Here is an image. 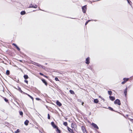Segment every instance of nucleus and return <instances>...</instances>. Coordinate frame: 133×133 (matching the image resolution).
<instances>
[{
	"label": "nucleus",
	"instance_id": "obj_34",
	"mask_svg": "<svg viewBox=\"0 0 133 133\" xmlns=\"http://www.w3.org/2000/svg\"><path fill=\"white\" fill-rule=\"evenodd\" d=\"M77 101L79 102H82V101L80 99H77Z\"/></svg>",
	"mask_w": 133,
	"mask_h": 133
},
{
	"label": "nucleus",
	"instance_id": "obj_22",
	"mask_svg": "<svg viewBox=\"0 0 133 133\" xmlns=\"http://www.w3.org/2000/svg\"><path fill=\"white\" fill-rule=\"evenodd\" d=\"M127 88H126L125 89L124 91V93L125 94V95L126 96L127 95Z\"/></svg>",
	"mask_w": 133,
	"mask_h": 133
},
{
	"label": "nucleus",
	"instance_id": "obj_4",
	"mask_svg": "<svg viewBox=\"0 0 133 133\" xmlns=\"http://www.w3.org/2000/svg\"><path fill=\"white\" fill-rule=\"evenodd\" d=\"M12 45H14L18 51H19L20 50V48L17 46V45L16 44L14 43H13L12 44Z\"/></svg>",
	"mask_w": 133,
	"mask_h": 133
},
{
	"label": "nucleus",
	"instance_id": "obj_21",
	"mask_svg": "<svg viewBox=\"0 0 133 133\" xmlns=\"http://www.w3.org/2000/svg\"><path fill=\"white\" fill-rule=\"evenodd\" d=\"M10 72L9 70H7L6 71V74L7 75H8L10 74Z\"/></svg>",
	"mask_w": 133,
	"mask_h": 133
},
{
	"label": "nucleus",
	"instance_id": "obj_26",
	"mask_svg": "<svg viewBox=\"0 0 133 133\" xmlns=\"http://www.w3.org/2000/svg\"><path fill=\"white\" fill-rule=\"evenodd\" d=\"M19 113L20 115L22 116H23V113L22 111H20L19 112Z\"/></svg>",
	"mask_w": 133,
	"mask_h": 133
},
{
	"label": "nucleus",
	"instance_id": "obj_18",
	"mask_svg": "<svg viewBox=\"0 0 133 133\" xmlns=\"http://www.w3.org/2000/svg\"><path fill=\"white\" fill-rule=\"evenodd\" d=\"M29 121L28 120H26L24 122V124L26 125H28L29 123Z\"/></svg>",
	"mask_w": 133,
	"mask_h": 133
},
{
	"label": "nucleus",
	"instance_id": "obj_11",
	"mask_svg": "<svg viewBox=\"0 0 133 133\" xmlns=\"http://www.w3.org/2000/svg\"><path fill=\"white\" fill-rule=\"evenodd\" d=\"M82 129L83 130V131L84 133H85L86 132V130L84 127L82 126Z\"/></svg>",
	"mask_w": 133,
	"mask_h": 133
},
{
	"label": "nucleus",
	"instance_id": "obj_49",
	"mask_svg": "<svg viewBox=\"0 0 133 133\" xmlns=\"http://www.w3.org/2000/svg\"><path fill=\"white\" fill-rule=\"evenodd\" d=\"M99 0H97V1H99Z\"/></svg>",
	"mask_w": 133,
	"mask_h": 133
},
{
	"label": "nucleus",
	"instance_id": "obj_36",
	"mask_svg": "<svg viewBox=\"0 0 133 133\" xmlns=\"http://www.w3.org/2000/svg\"><path fill=\"white\" fill-rule=\"evenodd\" d=\"M24 82H25L27 84H28V81L27 80H24Z\"/></svg>",
	"mask_w": 133,
	"mask_h": 133
},
{
	"label": "nucleus",
	"instance_id": "obj_25",
	"mask_svg": "<svg viewBox=\"0 0 133 133\" xmlns=\"http://www.w3.org/2000/svg\"><path fill=\"white\" fill-rule=\"evenodd\" d=\"M108 94L110 95H111L112 94V92L111 91H108Z\"/></svg>",
	"mask_w": 133,
	"mask_h": 133
},
{
	"label": "nucleus",
	"instance_id": "obj_14",
	"mask_svg": "<svg viewBox=\"0 0 133 133\" xmlns=\"http://www.w3.org/2000/svg\"><path fill=\"white\" fill-rule=\"evenodd\" d=\"M24 77L25 79H26L28 78V77L27 75H25L24 76Z\"/></svg>",
	"mask_w": 133,
	"mask_h": 133
},
{
	"label": "nucleus",
	"instance_id": "obj_38",
	"mask_svg": "<svg viewBox=\"0 0 133 133\" xmlns=\"http://www.w3.org/2000/svg\"><path fill=\"white\" fill-rule=\"evenodd\" d=\"M39 74L41 75V76H44V75L42 73H39Z\"/></svg>",
	"mask_w": 133,
	"mask_h": 133
},
{
	"label": "nucleus",
	"instance_id": "obj_27",
	"mask_svg": "<svg viewBox=\"0 0 133 133\" xmlns=\"http://www.w3.org/2000/svg\"><path fill=\"white\" fill-rule=\"evenodd\" d=\"M34 5H33L32 4H31L29 7V8H34Z\"/></svg>",
	"mask_w": 133,
	"mask_h": 133
},
{
	"label": "nucleus",
	"instance_id": "obj_52",
	"mask_svg": "<svg viewBox=\"0 0 133 133\" xmlns=\"http://www.w3.org/2000/svg\"><path fill=\"white\" fill-rule=\"evenodd\" d=\"M95 2V1H93V2Z\"/></svg>",
	"mask_w": 133,
	"mask_h": 133
},
{
	"label": "nucleus",
	"instance_id": "obj_15",
	"mask_svg": "<svg viewBox=\"0 0 133 133\" xmlns=\"http://www.w3.org/2000/svg\"><path fill=\"white\" fill-rule=\"evenodd\" d=\"M129 79V78H124L123 79V80L126 82L127 81H128Z\"/></svg>",
	"mask_w": 133,
	"mask_h": 133
},
{
	"label": "nucleus",
	"instance_id": "obj_48",
	"mask_svg": "<svg viewBox=\"0 0 133 133\" xmlns=\"http://www.w3.org/2000/svg\"><path fill=\"white\" fill-rule=\"evenodd\" d=\"M20 61L21 62H22V61L21 60H20L19 61Z\"/></svg>",
	"mask_w": 133,
	"mask_h": 133
},
{
	"label": "nucleus",
	"instance_id": "obj_47",
	"mask_svg": "<svg viewBox=\"0 0 133 133\" xmlns=\"http://www.w3.org/2000/svg\"><path fill=\"white\" fill-rule=\"evenodd\" d=\"M48 118L49 119H50V117H48Z\"/></svg>",
	"mask_w": 133,
	"mask_h": 133
},
{
	"label": "nucleus",
	"instance_id": "obj_33",
	"mask_svg": "<svg viewBox=\"0 0 133 133\" xmlns=\"http://www.w3.org/2000/svg\"><path fill=\"white\" fill-rule=\"evenodd\" d=\"M4 99L5 102H8V99H7L6 98H4Z\"/></svg>",
	"mask_w": 133,
	"mask_h": 133
},
{
	"label": "nucleus",
	"instance_id": "obj_23",
	"mask_svg": "<svg viewBox=\"0 0 133 133\" xmlns=\"http://www.w3.org/2000/svg\"><path fill=\"white\" fill-rule=\"evenodd\" d=\"M88 68L90 69L92 71L93 69L92 67V66H88Z\"/></svg>",
	"mask_w": 133,
	"mask_h": 133
},
{
	"label": "nucleus",
	"instance_id": "obj_20",
	"mask_svg": "<svg viewBox=\"0 0 133 133\" xmlns=\"http://www.w3.org/2000/svg\"><path fill=\"white\" fill-rule=\"evenodd\" d=\"M108 108H109V110H110L111 111H115V110H114L111 107H108Z\"/></svg>",
	"mask_w": 133,
	"mask_h": 133
},
{
	"label": "nucleus",
	"instance_id": "obj_2",
	"mask_svg": "<svg viewBox=\"0 0 133 133\" xmlns=\"http://www.w3.org/2000/svg\"><path fill=\"white\" fill-rule=\"evenodd\" d=\"M82 11L84 13H85L87 9V6L85 5L82 7Z\"/></svg>",
	"mask_w": 133,
	"mask_h": 133
},
{
	"label": "nucleus",
	"instance_id": "obj_3",
	"mask_svg": "<svg viewBox=\"0 0 133 133\" xmlns=\"http://www.w3.org/2000/svg\"><path fill=\"white\" fill-rule=\"evenodd\" d=\"M90 57H88L87 58H86L85 61V63L87 64H89L90 63Z\"/></svg>",
	"mask_w": 133,
	"mask_h": 133
},
{
	"label": "nucleus",
	"instance_id": "obj_10",
	"mask_svg": "<svg viewBox=\"0 0 133 133\" xmlns=\"http://www.w3.org/2000/svg\"><path fill=\"white\" fill-rule=\"evenodd\" d=\"M36 66H38L39 67H41L42 68H43V67H44V66H43V65H41V64H38V63H36Z\"/></svg>",
	"mask_w": 133,
	"mask_h": 133
},
{
	"label": "nucleus",
	"instance_id": "obj_9",
	"mask_svg": "<svg viewBox=\"0 0 133 133\" xmlns=\"http://www.w3.org/2000/svg\"><path fill=\"white\" fill-rule=\"evenodd\" d=\"M110 99L112 101H113L115 100V97L113 96H109Z\"/></svg>",
	"mask_w": 133,
	"mask_h": 133
},
{
	"label": "nucleus",
	"instance_id": "obj_5",
	"mask_svg": "<svg viewBox=\"0 0 133 133\" xmlns=\"http://www.w3.org/2000/svg\"><path fill=\"white\" fill-rule=\"evenodd\" d=\"M41 80L42 81L43 83H44L47 86V82L44 79H41Z\"/></svg>",
	"mask_w": 133,
	"mask_h": 133
},
{
	"label": "nucleus",
	"instance_id": "obj_43",
	"mask_svg": "<svg viewBox=\"0 0 133 133\" xmlns=\"http://www.w3.org/2000/svg\"><path fill=\"white\" fill-rule=\"evenodd\" d=\"M43 76H44V77H46V78H48V77L47 76H46L45 75H44Z\"/></svg>",
	"mask_w": 133,
	"mask_h": 133
},
{
	"label": "nucleus",
	"instance_id": "obj_28",
	"mask_svg": "<svg viewBox=\"0 0 133 133\" xmlns=\"http://www.w3.org/2000/svg\"><path fill=\"white\" fill-rule=\"evenodd\" d=\"M20 130L19 129H18L16 131H15L14 133H18L20 132Z\"/></svg>",
	"mask_w": 133,
	"mask_h": 133
},
{
	"label": "nucleus",
	"instance_id": "obj_51",
	"mask_svg": "<svg viewBox=\"0 0 133 133\" xmlns=\"http://www.w3.org/2000/svg\"><path fill=\"white\" fill-rule=\"evenodd\" d=\"M126 116H128L127 115Z\"/></svg>",
	"mask_w": 133,
	"mask_h": 133
},
{
	"label": "nucleus",
	"instance_id": "obj_41",
	"mask_svg": "<svg viewBox=\"0 0 133 133\" xmlns=\"http://www.w3.org/2000/svg\"><path fill=\"white\" fill-rule=\"evenodd\" d=\"M88 22L87 21L86 22V23H85V25H86L88 24Z\"/></svg>",
	"mask_w": 133,
	"mask_h": 133
},
{
	"label": "nucleus",
	"instance_id": "obj_31",
	"mask_svg": "<svg viewBox=\"0 0 133 133\" xmlns=\"http://www.w3.org/2000/svg\"><path fill=\"white\" fill-rule=\"evenodd\" d=\"M55 79L56 81H59L57 77H56L55 78Z\"/></svg>",
	"mask_w": 133,
	"mask_h": 133
},
{
	"label": "nucleus",
	"instance_id": "obj_30",
	"mask_svg": "<svg viewBox=\"0 0 133 133\" xmlns=\"http://www.w3.org/2000/svg\"><path fill=\"white\" fill-rule=\"evenodd\" d=\"M57 133H60V131L58 129V128H57Z\"/></svg>",
	"mask_w": 133,
	"mask_h": 133
},
{
	"label": "nucleus",
	"instance_id": "obj_44",
	"mask_svg": "<svg viewBox=\"0 0 133 133\" xmlns=\"http://www.w3.org/2000/svg\"><path fill=\"white\" fill-rule=\"evenodd\" d=\"M82 103V105H83V104H84V102H81Z\"/></svg>",
	"mask_w": 133,
	"mask_h": 133
},
{
	"label": "nucleus",
	"instance_id": "obj_24",
	"mask_svg": "<svg viewBox=\"0 0 133 133\" xmlns=\"http://www.w3.org/2000/svg\"><path fill=\"white\" fill-rule=\"evenodd\" d=\"M70 93L71 94H75L73 90H70L69 91Z\"/></svg>",
	"mask_w": 133,
	"mask_h": 133
},
{
	"label": "nucleus",
	"instance_id": "obj_40",
	"mask_svg": "<svg viewBox=\"0 0 133 133\" xmlns=\"http://www.w3.org/2000/svg\"><path fill=\"white\" fill-rule=\"evenodd\" d=\"M99 98H101L102 99V98H103V97H102L101 96H99Z\"/></svg>",
	"mask_w": 133,
	"mask_h": 133
},
{
	"label": "nucleus",
	"instance_id": "obj_39",
	"mask_svg": "<svg viewBox=\"0 0 133 133\" xmlns=\"http://www.w3.org/2000/svg\"><path fill=\"white\" fill-rule=\"evenodd\" d=\"M36 100H38V101H39V100H40V99L39 98H36Z\"/></svg>",
	"mask_w": 133,
	"mask_h": 133
},
{
	"label": "nucleus",
	"instance_id": "obj_16",
	"mask_svg": "<svg viewBox=\"0 0 133 133\" xmlns=\"http://www.w3.org/2000/svg\"><path fill=\"white\" fill-rule=\"evenodd\" d=\"M94 102L95 103H97L99 101L97 99H94Z\"/></svg>",
	"mask_w": 133,
	"mask_h": 133
},
{
	"label": "nucleus",
	"instance_id": "obj_32",
	"mask_svg": "<svg viewBox=\"0 0 133 133\" xmlns=\"http://www.w3.org/2000/svg\"><path fill=\"white\" fill-rule=\"evenodd\" d=\"M63 124L65 126H66L67 125V123L66 122H64L63 123Z\"/></svg>",
	"mask_w": 133,
	"mask_h": 133
},
{
	"label": "nucleus",
	"instance_id": "obj_35",
	"mask_svg": "<svg viewBox=\"0 0 133 133\" xmlns=\"http://www.w3.org/2000/svg\"><path fill=\"white\" fill-rule=\"evenodd\" d=\"M37 8V5H35V6L34 5V8Z\"/></svg>",
	"mask_w": 133,
	"mask_h": 133
},
{
	"label": "nucleus",
	"instance_id": "obj_13",
	"mask_svg": "<svg viewBox=\"0 0 133 133\" xmlns=\"http://www.w3.org/2000/svg\"><path fill=\"white\" fill-rule=\"evenodd\" d=\"M25 94H26L28 96H29L31 99H32L33 101V100H34V98H33L30 95H29L27 94V93H25Z\"/></svg>",
	"mask_w": 133,
	"mask_h": 133
},
{
	"label": "nucleus",
	"instance_id": "obj_53",
	"mask_svg": "<svg viewBox=\"0 0 133 133\" xmlns=\"http://www.w3.org/2000/svg\"><path fill=\"white\" fill-rule=\"evenodd\" d=\"M95 21H96V20H94Z\"/></svg>",
	"mask_w": 133,
	"mask_h": 133
},
{
	"label": "nucleus",
	"instance_id": "obj_12",
	"mask_svg": "<svg viewBox=\"0 0 133 133\" xmlns=\"http://www.w3.org/2000/svg\"><path fill=\"white\" fill-rule=\"evenodd\" d=\"M51 124L52 125L54 128H56L57 127L55 124L54 123V122H52L51 123Z\"/></svg>",
	"mask_w": 133,
	"mask_h": 133
},
{
	"label": "nucleus",
	"instance_id": "obj_6",
	"mask_svg": "<svg viewBox=\"0 0 133 133\" xmlns=\"http://www.w3.org/2000/svg\"><path fill=\"white\" fill-rule=\"evenodd\" d=\"M21 93L23 94H25V93L23 92L21 90V88L19 87H18V88L17 89Z\"/></svg>",
	"mask_w": 133,
	"mask_h": 133
},
{
	"label": "nucleus",
	"instance_id": "obj_46",
	"mask_svg": "<svg viewBox=\"0 0 133 133\" xmlns=\"http://www.w3.org/2000/svg\"><path fill=\"white\" fill-rule=\"evenodd\" d=\"M48 116H50L49 114H48Z\"/></svg>",
	"mask_w": 133,
	"mask_h": 133
},
{
	"label": "nucleus",
	"instance_id": "obj_50",
	"mask_svg": "<svg viewBox=\"0 0 133 133\" xmlns=\"http://www.w3.org/2000/svg\"><path fill=\"white\" fill-rule=\"evenodd\" d=\"M39 10H42L41 9H39Z\"/></svg>",
	"mask_w": 133,
	"mask_h": 133
},
{
	"label": "nucleus",
	"instance_id": "obj_1",
	"mask_svg": "<svg viewBox=\"0 0 133 133\" xmlns=\"http://www.w3.org/2000/svg\"><path fill=\"white\" fill-rule=\"evenodd\" d=\"M114 103L115 104H117L119 105H121V103L120 100L118 99H117L114 101Z\"/></svg>",
	"mask_w": 133,
	"mask_h": 133
},
{
	"label": "nucleus",
	"instance_id": "obj_42",
	"mask_svg": "<svg viewBox=\"0 0 133 133\" xmlns=\"http://www.w3.org/2000/svg\"><path fill=\"white\" fill-rule=\"evenodd\" d=\"M91 20H89L87 21V22L88 23Z\"/></svg>",
	"mask_w": 133,
	"mask_h": 133
},
{
	"label": "nucleus",
	"instance_id": "obj_17",
	"mask_svg": "<svg viewBox=\"0 0 133 133\" xmlns=\"http://www.w3.org/2000/svg\"><path fill=\"white\" fill-rule=\"evenodd\" d=\"M21 15H23L25 14L26 13L24 11H23L21 12Z\"/></svg>",
	"mask_w": 133,
	"mask_h": 133
},
{
	"label": "nucleus",
	"instance_id": "obj_7",
	"mask_svg": "<svg viewBox=\"0 0 133 133\" xmlns=\"http://www.w3.org/2000/svg\"><path fill=\"white\" fill-rule=\"evenodd\" d=\"M92 125L95 128H96L97 129H98V128L97 125L95 123H92Z\"/></svg>",
	"mask_w": 133,
	"mask_h": 133
},
{
	"label": "nucleus",
	"instance_id": "obj_37",
	"mask_svg": "<svg viewBox=\"0 0 133 133\" xmlns=\"http://www.w3.org/2000/svg\"><path fill=\"white\" fill-rule=\"evenodd\" d=\"M125 83H126L124 81L122 82L121 83L122 84H124Z\"/></svg>",
	"mask_w": 133,
	"mask_h": 133
},
{
	"label": "nucleus",
	"instance_id": "obj_29",
	"mask_svg": "<svg viewBox=\"0 0 133 133\" xmlns=\"http://www.w3.org/2000/svg\"><path fill=\"white\" fill-rule=\"evenodd\" d=\"M128 3L129 4L131 5L132 3L130 0H127Z\"/></svg>",
	"mask_w": 133,
	"mask_h": 133
},
{
	"label": "nucleus",
	"instance_id": "obj_19",
	"mask_svg": "<svg viewBox=\"0 0 133 133\" xmlns=\"http://www.w3.org/2000/svg\"><path fill=\"white\" fill-rule=\"evenodd\" d=\"M68 130L71 133H72L73 132V131L70 128H69V127H68Z\"/></svg>",
	"mask_w": 133,
	"mask_h": 133
},
{
	"label": "nucleus",
	"instance_id": "obj_8",
	"mask_svg": "<svg viewBox=\"0 0 133 133\" xmlns=\"http://www.w3.org/2000/svg\"><path fill=\"white\" fill-rule=\"evenodd\" d=\"M56 103L57 105L59 107L61 106L62 105V104L58 100L57 101Z\"/></svg>",
	"mask_w": 133,
	"mask_h": 133
},
{
	"label": "nucleus",
	"instance_id": "obj_45",
	"mask_svg": "<svg viewBox=\"0 0 133 133\" xmlns=\"http://www.w3.org/2000/svg\"><path fill=\"white\" fill-rule=\"evenodd\" d=\"M102 99L103 100V101H105V99L104 98H103Z\"/></svg>",
	"mask_w": 133,
	"mask_h": 133
}]
</instances>
